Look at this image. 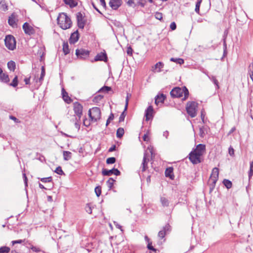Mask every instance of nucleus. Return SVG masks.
Wrapping results in <instances>:
<instances>
[{
    "label": "nucleus",
    "mask_w": 253,
    "mask_h": 253,
    "mask_svg": "<svg viewBox=\"0 0 253 253\" xmlns=\"http://www.w3.org/2000/svg\"><path fill=\"white\" fill-rule=\"evenodd\" d=\"M206 152V146L200 144L189 154V159L193 164H197L201 162V157Z\"/></svg>",
    "instance_id": "f257e3e1"
},
{
    "label": "nucleus",
    "mask_w": 253,
    "mask_h": 253,
    "mask_svg": "<svg viewBox=\"0 0 253 253\" xmlns=\"http://www.w3.org/2000/svg\"><path fill=\"white\" fill-rule=\"evenodd\" d=\"M57 20L59 26L63 30L68 29L72 26L71 20L65 13H59Z\"/></svg>",
    "instance_id": "f03ea898"
},
{
    "label": "nucleus",
    "mask_w": 253,
    "mask_h": 253,
    "mask_svg": "<svg viewBox=\"0 0 253 253\" xmlns=\"http://www.w3.org/2000/svg\"><path fill=\"white\" fill-rule=\"evenodd\" d=\"M170 95L173 97H182L184 95L183 98H182V100H185L187 99L189 96V91L188 89L185 87H182V88L176 87L172 89L170 91Z\"/></svg>",
    "instance_id": "7ed1b4c3"
},
{
    "label": "nucleus",
    "mask_w": 253,
    "mask_h": 253,
    "mask_svg": "<svg viewBox=\"0 0 253 253\" xmlns=\"http://www.w3.org/2000/svg\"><path fill=\"white\" fill-rule=\"evenodd\" d=\"M88 115L92 123L96 122L101 118V111L98 107H93L89 110Z\"/></svg>",
    "instance_id": "20e7f679"
},
{
    "label": "nucleus",
    "mask_w": 253,
    "mask_h": 253,
    "mask_svg": "<svg viewBox=\"0 0 253 253\" xmlns=\"http://www.w3.org/2000/svg\"><path fill=\"white\" fill-rule=\"evenodd\" d=\"M197 103L194 101L188 102L186 105V111L188 114L192 118L195 117L197 115Z\"/></svg>",
    "instance_id": "39448f33"
},
{
    "label": "nucleus",
    "mask_w": 253,
    "mask_h": 253,
    "mask_svg": "<svg viewBox=\"0 0 253 253\" xmlns=\"http://www.w3.org/2000/svg\"><path fill=\"white\" fill-rule=\"evenodd\" d=\"M4 42L6 47L9 50H13L16 48V41L13 36H6Z\"/></svg>",
    "instance_id": "423d86ee"
},
{
    "label": "nucleus",
    "mask_w": 253,
    "mask_h": 253,
    "mask_svg": "<svg viewBox=\"0 0 253 253\" xmlns=\"http://www.w3.org/2000/svg\"><path fill=\"white\" fill-rule=\"evenodd\" d=\"M218 169L217 168H213L212 169V172L209 179V182L211 184H212V185H214L218 179Z\"/></svg>",
    "instance_id": "0eeeda50"
},
{
    "label": "nucleus",
    "mask_w": 253,
    "mask_h": 253,
    "mask_svg": "<svg viewBox=\"0 0 253 253\" xmlns=\"http://www.w3.org/2000/svg\"><path fill=\"white\" fill-rule=\"evenodd\" d=\"M74 111L75 113L80 120L83 113V106L78 102L74 103Z\"/></svg>",
    "instance_id": "6e6552de"
},
{
    "label": "nucleus",
    "mask_w": 253,
    "mask_h": 253,
    "mask_svg": "<svg viewBox=\"0 0 253 253\" xmlns=\"http://www.w3.org/2000/svg\"><path fill=\"white\" fill-rule=\"evenodd\" d=\"M76 54L79 58L85 59L88 56L89 52L84 49H77Z\"/></svg>",
    "instance_id": "1a4fd4ad"
},
{
    "label": "nucleus",
    "mask_w": 253,
    "mask_h": 253,
    "mask_svg": "<svg viewBox=\"0 0 253 253\" xmlns=\"http://www.w3.org/2000/svg\"><path fill=\"white\" fill-rule=\"evenodd\" d=\"M102 172L103 175L107 176H110L112 174H115L116 175H119L120 174V171L116 169H113L110 170L103 169Z\"/></svg>",
    "instance_id": "9d476101"
},
{
    "label": "nucleus",
    "mask_w": 253,
    "mask_h": 253,
    "mask_svg": "<svg viewBox=\"0 0 253 253\" xmlns=\"http://www.w3.org/2000/svg\"><path fill=\"white\" fill-rule=\"evenodd\" d=\"M149 156H148V154L147 153V152H146L144 153L142 163L141 164V169L142 171H144L146 170V169H147V165L148 162H149Z\"/></svg>",
    "instance_id": "9b49d317"
},
{
    "label": "nucleus",
    "mask_w": 253,
    "mask_h": 253,
    "mask_svg": "<svg viewBox=\"0 0 253 253\" xmlns=\"http://www.w3.org/2000/svg\"><path fill=\"white\" fill-rule=\"evenodd\" d=\"M23 29L25 34L27 35H31L35 33L34 28L27 22L23 24Z\"/></svg>",
    "instance_id": "f8f14e48"
},
{
    "label": "nucleus",
    "mask_w": 253,
    "mask_h": 253,
    "mask_svg": "<svg viewBox=\"0 0 253 253\" xmlns=\"http://www.w3.org/2000/svg\"><path fill=\"white\" fill-rule=\"evenodd\" d=\"M122 3V0H110L109 1L110 6L114 10L118 9Z\"/></svg>",
    "instance_id": "ddd939ff"
},
{
    "label": "nucleus",
    "mask_w": 253,
    "mask_h": 253,
    "mask_svg": "<svg viewBox=\"0 0 253 253\" xmlns=\"http://www.w3.org/2000/svg\"><path fill=\"white\" fill-rule=\"evenodd\" d=\"M170 230V225L169 224L166 225L163 230L160 231L158 233V237L160 239H163L168 232Z\"/></svg>",
    "instance_id": "4468645a"
},
{
    "label": "nucleus",
    "mask_w": 253,
    "mask_h": 253,
    "mask_svg": "<svg viewBox=\"0 0 253 253\" xmlns=\"http://www.w3.org/2000/svg\"><path fill=\"white\" fill-rule=\"evenodd\" d=\"M153 109L151 106H149L145 111V116L146 121H148L151 119L153 117Z\"/></svg>",
    "instance_id": "2eb2a0df"
},
{
    "label": "nucleus",
    "mask_w": 253,
    "mask_h": 253,
    "mask_svg": "<svg viewBox=\"0 0 253 253\" xmlns=\"http://www.w3.org/2000/svg\"><path fill=\"white\" fill-rule=\"evenodd\" d=\"M78 25L80 28L83 29L84 26V23L83 20L82 14L78 12L77 14Z\"/></svg>",
    "instance_id": "dca6fc26"
},
{
    "label": "nucleus",
    "mask_w": 253,
    "mask_h": 253,
    "mask_svg": "<svg viewBox=\"0 0 253 253\" xmlns=\"http://www.w3.org/2000/svg\"><path fill=\"white\" fill-rule=\"evenodd\" d=\"M79 38L78 31H76L71 35L69 42L71 43H74L78 41Z\"/></svg>",
    "instance_id": "f3484780"
},
{
    "label": "nucleus",
    "mask_w": 253,
    "mask_h": 253,
    "mask_svg": "<svg viewBox=\"0 0 253 253\" xmlns=\"http://www.w3.org/2000/svg\"><path fill=\"white\" fill-rule=\"evenodd\" d=\"M62 98L63 100L68 104H69L71 102L72 99L68 96V93L65 91V90L63 88L62 89Z\"/></svg>",
    "instance_id": "a211bd4d"
},
{
    "label": "nucleus",
    "mask_w": 253,
    "mask_h": 253,
    "mask_svg": "<svg viewBox=\"0 0 253 253\" xmlns=\"http://www.w3.org/2000/svg\"><path fill=\"white\" fill-rule=\"evenodd\" d=\"M163 66V63L161 62H159L153 67L152 71L154 72H160Z\"/></svg>",
    "instance_id": "6ab92c4d"
},
{
    "label": "nucleus",
    "mask_w": 253,
    "mask_h": 253,
    "mask_svg": "<svg viewBox=\"0 0 253 253\" xmlns=\"http://www.w3.org/2000/svg\"><path fill=\"white\" fill-rule=\"evenodd\" d=\"M95 61H106L107 59V56L106 53H100L98 54L95 57Z\"/></svg>",
    "instance_id": "aec40b11"
},
{
    "label": "nucleus",
    "mask_w": 253,
    "mask_h": 253,
    "mask_svg": "<svg viewBox=\"0 0 253 253\" xmlns=\"http://www.w3.org/2000/svg\"><path fill=\"white\" fill-rule=\"evenodd\" d=\"M165 99V97L163 94L157 95L155 98V103L157 105H158L159 103H162L164 102Z\"/></svg>",
    "instance_id": "412c9836"
},
{
    "label": "nucleus",
    "mask_w": 253,
    "mask_h": 253,
    "mask_svg": "<svg viewBox=\"0 0 253 253\" xmlns=\"http://www.w3.org/2000/svg\"><path fill=\"white\" fill-rule=\"evenodd\" d=\"M8 23L10 25L14 27L16 25V17L14 14H12L9 18Z\"/></svg>",
    "instance_id": "4be33fe9"
},
{
    "label": "nucleus",
    "mask_w": 253,
    "mask_h": 253,
    "mask_svg": "<svg viewBox=\"0 0 253 253\" xmlns=\"http://www.w3.org/2000/svg\"><path fill=\"white\" fill-rule=\"evenodd\" d=\"M64 2L68 5H69L70 7H74L77 5V2L75 0H63Z\"/></svg>",
    "instance_id": "5701e85b"
},
{
    "label": "nucleus",
    "mask_w": 253,
    "mask_h": 253,
    "mask_svg": "<svg viewBox=\"0 0 253 253\" xmlns=\"http://www.w3.org/2000/svg\"><path fill=\"white\" fill-rule=\"evenodd\" d=\"M64 160L65 161H68L72 158L71 152L67 151H64L63 153Z\"/></svg>",
    "instance_id": "b1692460"
},
{
    "label": "nucleus",
    "mask_w": 253,
    "mask_h": 253,
    "mask_svg": "<svg viewBox=\"0 0 253 253\" xmlns=\"http://www.w3.org/2000/svg\"><path fill=\"white\" fill-rule=\"evenodd\" d=\"M0 81L2 82H4V83L8 82L9 81L8 76L7 75L2 73L0 75Z\"/></svg>",
    "instance_id": "393cba45"
},
{
    "label": "nucleus",
    "mask_w": 253,
    "mask_h": 253,
    "mask_svg": "<svg viewBox=\"0 0 253 253\" xmlns=\"http://www.w3.org/2000/svg\"><path fill=\"white\" fill-rule=\"evenodd\" d=\"M161 203L163 207H168L169 201L166 197H162L160 199Z\"/></svg>",
    "instance_id": "a878e982"
},
{
    "label": "nucleus",
    "mask_w": 253,
    "mask_h": 253,
    "mask_svg": "<svg viewBox=\"0 0 253 253\" xmlns=\"http://www.w3.org/2000/svg\"><path fill=\"white\" fill-rule=\"evenodd\" d=\"M63 51L65 55L68 54L70 52L69 45L67 42H64L63 44Z\"/></svg>",
    "instance_id": "bb28decb"
},
{
    "label": "nucleus",
    "mask_w": 253,
    "mask_h": 253,
    "mask_svg": "<svg viewBox=\"0 0 253 253\" xmlns=\"http://www.w3.org/2000/svg\"><path fill=\"white\" fill-rule=\"evenodd\" d=\"M0 9L4 11L7 10V5L4 0L0 1Z\"/></svg>",
    "instance_id": "cd10ccee"
},
{
    "label": "nucleus",
    "mask_w": 253,
    "mask_h": 253,
    "mask_svg": "<svg viewBox=\"0 0 253 253\" xmlns=\"http://www.w3.org/2000/svg\"><path fill=\"white\" fill-rule=\"evenodd\" d=\"M15 63L13 61H10L7 63V67L11 71H14L15 69Z\"/></svg>",
    "instance_id": "c85d7f7f"
},
{
    "label": "nucleus",
    "mask_w": 253,
    "mask_h": 253,
    "mask_svg": "<svg viewBox=\"0 0 253 253\" xmlns=\"http://www.w3.org/2000/svg\"><path fill=\"white\" fill-rule=\"evenodd\" d=\"M137 0H127L126 3L129 6L134 7L137 6Z\"/></svg>",
    "instance_id": "c756f323"
},
{
    "label": "nucleus",
    "mask_w": 253,
    "mask_h": 253,
    "mask_svg": "<svg viewBox=\"0 0 253 253\" xmlns=\"http://www.w3.org/2000/svg\"><path fill=\"white\" fill-rule=\"evenodd\" d=\"M45 69H44V68L43 66H42V72H41V76H40V78H39V82L40 83L39 84V85H41V84H42V82L43 79V78L45 76Z\"/></svg>",
    "instance_id": "7c9ffc66"
},
{
    "label": "nucleus",
    "mask_w": 253,
    "mask_h": 253,
    "mask_svg": "<svg viewBox=\"0 0 253 253\" xmlns=\"http://www.w3.org/2000/svg\"><path fill=\"white\" fill-rule=\"evenodd\" d=\"M124 134V130L122 127H119L117 131V136L118 138H121Z\"/></svg>",
    "instance_id": "2f4dec72"
},
{
    "label": "nucleus",
    "mask_w": 253,
    "mask_h": 253,
    "mask_svg": "<svg viewBox=\"0 0 253 253\" xmlns=\"http://www.w3.org/2000/svg\"><path fill=\"white\" fill-rule=\"evenodd\" d=\"M170 60L180 65L183 64L184 63V60L181 58H171Z\"/></svg>",
    "instance_id": "473e14b6"
},
{
    "label": "nucleus",
    "mask_w": 253,
    "mask_h": 253,
    "mask_svg": "<svg viewBox=\"0 0 253 253\" xmlns=\"http://www.w3.org/2000/svg\"><path fill=\"white\" fill-rule=\"evenodd\" d=\"M223 183L224 185H225V186L227 189H229V188H231L232 182L230 180H227V179H224L223 181Z\"/></svg>",
    "instance_id": "72a5a7b5"
},
{
    "label": "nucleus",
    "mask_w": 253,
    "mask_h": 253,
    "mask_svg": "<svg viewBox=\"0 0 253 253\" xmlns=\"http://www.w3.org/2000/svg\"><path fill=\"white\" fill-rule=\"evenodd\" d=\"M248 174L249 178L250 179L253 175V162H250V170Z\"/></svg>",
    "instance_id": "f704fd0d"
},
{
    "label": "nucleus",
    "mask_w": 253,
    "mask_h": 253,
    "mask_svg": "<svg viewBox=\"0 0 253 253\" xmlns=\"http://www.w3.org/2000/svg\"><path fill=\"white\" fill-rule=\"evenodd\" d=\"M209 79L214 83L216 85L217 88H219V85L218 81L216 79L214 76H208Z\"/></svg>",
    "instance_id": "c9c22d12"
},
{
    "label": "nucleus",
    "mask_w": 253,
    "mask_h": 253,
    "mask_svg": "<svg viewBox=\"0 0 253 253\" xmlns=\"http://www.w3.org/2000/svg\"><path fill=\"white\" fill-rule=\"evenodd\" d=\"M115 182V180L113 179L112 178H110L108 181H107V186L110 188L111 189L113 185H114V183Z\"/></svg>",
    "instance_id": "e433bc0d"
},
{
    "label": "nucleus",
    "mask_w": 253,
    "mask_h": 253,
    "mask_svg": "<svg viewBox=\"0 0 253 253\" xmlns=\"http://www.w3.org/2000/svg\"><path fill=\"white\" fill-rule=\"evenodd\" d=\"M10 248L9 247L4 246L0 248V253H8L10 251Z\"/></svg>",
    "instance_id": "4c0bfd02"
},
{
    "label": "nucleus",
    "mask_w": 253,
    "mask_h": 253,
    "mask_svg": "<svg viewBox=\"0 0 253 253\" xmlns=\"http://www.w3.org/2000/svg\"><path fill=\"white\" fill-rule=\"evenodd\" d=\"M202 1V0H198L197 2L196 3V7H195V11L197 13H199L200 7V5H201Z\"/></svg>",
    "instance_id": "58836bf2"
},
{
    "label": "nucleus",
    "mask_w": 253,
    "mask_h": 253,
    "mask_svg": "<svg viewBox=\"0 0 253 253\" xmlns=\"http://www.w3.org/2000/svg\"><path fill=\"white\" fill-rule=\"evenodd\" d=\"M111 88L110 87L104 86L99 90V91L106 93L108 92L109 91L111 90Z\"/></svg>",
    "instance_id": "ea45409f"
},
{
    "label": "nucleus",
    "mask_w": 253,
    "mask_h": 253,
    "mask_svg": "<svg viewBox=\"0 0 253 253\" xmlns=\"http://www.w3.org/2000/svg\"><path fill=\"white\" fill-rule=\"evenodd\" d=\"M146 3V0H137V5H140L141 7H143L145 5Z\"/></svg>",
    "instance_id": "a19ab883"
},
{
    "label": "nucleus",
    "mask_w": 253,
    "mask_h": 253,
    "mask_svg": "<svg viewBox=\"0 0 253 253\" xmlns=\"http://www.w3.org/2000/svg\"><path fill=\"white\" fill-rule=\"evenodd\" d=\"M173 169L172 168L167 169L165 171V174L167 177H171V174L172 172Z\"/></svg>",
    "instance_id": "79ce46f5"
},
{
    "label": "nucleus",
    "mask_w": 253,
    "mask_h": 253,
    "mask_svg": "<svg viewBox=\"0 0 253 253\" xmlns=\"http://www.w3.org/2000/svg\"><path fill=\"white\" fill-rule=\"evenodd\" d=\"M116 161V159L114 157H110L107 159L106 163L107 164H114Z\"/></svg>",
    "instance_id": "37998d69"
},
{
    "label": "nucleus",
    "mask_w": 253,
    "mask_h": 253,
    "mask_svg": "<svg viewBox=\"0 0 253 253\" xmlns=\"http://www.w3.org/2000/svg\"><path fill=\"white\" fill-rule=\"evenodd\" d=\"M18 84L17 77L16 76L13 80L12 83L10 84L11 86L16 87Z\"/></svg>",
    "instance_id": "c03bdc74"
},
{
    "label": "nucleus",
    "mask_w": 253,
    "mask_h": 253,
    "mask_svg": "<svg viewBox=\"0 0 253 253\" xmlns=\"http://www.w3.org/2000/svg\"><path fill=\"white\" fill-rule=\"evenodd\" d=\"M91 123H92V122L91 121L90 119V120H87V119H85L84 120V121H83V124L85 126H89Z\"/></svg>",
    "instance_id": "a18cd8bd"
},
{
    "label": "nucleus",
    "mask_w": 253,
    "mask_h": 253,
    "mask_svg": "<svg viewBox=\"0 0 253 253\" xmlns=\"http://www.w3.org/2000/svg\"><path fill=\"white\" fill-rule=\"evenodd\" d=\"M130 97V94L127 93V96L126 97V104H125V111H126L127 110L128 104V100H129Z\"/></svg>",
    "instance_id": "49530a36"
},
{
    "label": "nucleus",
    "mask_w": 253,
    "mask_h": 253,
    "mask_svg": "<svg viewBox=\"0 0 253 253\" xmlns=\"http://www.w3.org/2000/svg\"><path fill=\"white\" fill-rule=\"evenodd\" d=\"M41 181L42 182L45 183V182H49L51 181L52 180V177H45V178H42L41 179Z\"/></svg>",
    "instance_id": "de8ad7c7"
},
{
    "label": "nucleus",
    "mask_w": 253,
    "mask_h": 253,
    "mask_svg": "<svg viewBox=\"0 0 253 253\" xmlns=\"http://www.w3.org/2000/svg\"><path fill=\"white\" fill-rule=\"evenodd\" d=\"M95 192L96 193V196L97 197H99L101 193V188L99 186L96 187L95 188Z\"/></svg>",
    "instance_id": "09e8293b"
},
{
    "label": "nucleus",
    "mask_w": 253,
    "mask_h": 253,
    "mask_svg": "<svg viewBox=\"0 0 253 253\" xmlns=\"http://www.w3.org/2000/svg\"><path fill=\"white\" fill-rule=\"evenodd\" d=\"M55 172L60 175H62L64 172L60 167H57L56 169L55 170Z\"/></svg>",
    "instance_id": "8fccbe9b"
},
{
    "label": "nucleus",
    "mask_w": 253,
    "mask_h": 253,
    "mask_svg": "<svg viewBox=\"0 0 253 253\" xmlns=\"http://www.w3.org/2000/svg\"><path fill=\"white\" fill-rule=\"evenodd\" d=\"M155 18L161 20L163 18V14L160 12H156L155 15Z\"/></svg>",
    "instance_id": "3c124183"
},
{
    "label": "nucleus",
    "mask_w": 253,
    "mask_h": 253,
    "mask_svg": "<svg viewBox=\"0 0 253 253\" xmlns=\"http://www.w3.org/2000/svg\"><path fill=\"white\" fill-rule=\"evenodd\" d=\"M31 249L33 252H39L41 251V249L40 248H39L38 247L33 246H31Z\"/></svg>",
    "instance_id": "603ef678"
},
{
    "label": "nucleus",
    "mask_w": 253,
    "mask_h": 253,
    "mask_svg": "<svg viewBox=\"0 0 253 253\" xmlns=\"http://www.w3.org/2000/svg\"><path fill=\"white\" fill-rule=\"evenodd\" d=\"M85 210H86V212H87L88 213H89V214L91 213L92 209H91V207L89 205H87L86 206Z\"/></svg>",
    "instance_id": "864d4df0"
},
{
    "label": "nucleus",
    "mask_w": 253,
    "mask_h": 253,
    "mask_svg": "<svg viewBox=\"0 0 253 253\" xmlns=\"http://www.w3.org/2000/svg\"><path fill=\"white\" fill-rule=\"evenodd\" d=\"M114 119V115L113 114H111L110 115L109 118L108 119L107 122H106V126H107L109 123L110 121L113 120Z\"/></svg>",
    "instance_id": "5fc2aeb1"
},
{
    "label": "nucleus",
    "mask_w": 253,
    "mask_h": 253,
    "mask_svg": "<svg viewBox=\"0 0 253 253\" xmlns=\"http://www.w3.org/2000/svg\"><path fill=\"white\" fill-rule=\"evenodd\" d=\"M24 242V240H15V241H12L11 242V243L12 245H15V244H21Z\"/></svg>",
    "instance_id": "6e6d98bb"
},
{
    "label": "nucleus",
    "mask_w": 253,
    "mask_h": 253,
    "mask_svg": "<svg viewBox=\"0 0 253 253\" xmlns=\"http://www.w3.org/2000/svg\"><path fill=\"white\" fill-rule=\"evenodd\" d=\"M170 28L172 30H174L176 29V24L175 22H173L172 23H171L170 25Z\"/></svg>",
    "instance_id": "4d7b16f0"
},
{
    "label": "nucleus",
    "mask_w": 253,
    "mask_h": 253,
    "mask_svg": "<svg viewBox=\"0 0 253 253\" xmlns=\"http://www.w3.org/2000/svg\"><path fill=\"white\" fill-rule=\"evenodd\" d=\"M125 110L122 113V114L120 115L119 118V121L122 122L124 120L125 117Z\"/></svg>",
    "instance_id": "13d9d810"
},
{
    "label": "nucleus",
    "mask_w": 253,
    "mask_h": 253,
    "mask_svg": "<svg viewBox=\"0 0 253 253\" xmlns=\"http://www.w3.org/2000/svg\"><path fill=\"white\" fill-rule=\"evenodd\" d=\"M229 154L230 156H233L234 155V149L231 147H230L229 148Z\"/></svg>",
    "instance_id": "bf43d9fd"
},
{
    "label": "nucleus",
    "mask_w": 253,
    "mask_h": 253,
    "mask_svg": "<svg viewBox=\"0 0 253 253\" xmlns=\"http://www.w3.org/2000/svg\"><path fill=\"white\" fill-rule=\"evenodd\" d=\"M249 68H250V71H252V74L250 75V77L251 78V79L252 80V81H253V65L252 66H249Z\"/></svg>",
    "instance_id": "052dcab7"
},
{
    "label": "nucleus",
    "mask_w": 253,
    "mask_h": 253,
    "mask_svg": "<svg viewBox=\"0 0 253 253\" xmlns=\"http://www.w3.org/2000/svg\"><path fill=\"white\" fill-rule=\"evenodd\" d=\"M114 223L115 224V225L116 226V227L120 229H121V230L122 231H123V229H122V226L119 224H118V222H116V221H114Z\"/></svg>",
    "instance_id": "680f3d73"
},
{
    "label": "nucleus",
    "mask_w": 253,
    "mask_h": 253,
    "mask_svg": "<svg viewBox=\"0 0 253 253\" xmlns=\"http://www.w3.org/2000/svg\"><path fill=\"white\" fill-rule=\"evenodd\" d=\"M147 248L148 249L152 250V251H155V249L153 248V247L152 246V243H148Z\"/></svg>",
    "instance_id": "e2e57ef3"
},
{
    "label": "nucleus",
    "mask_w": 253,
    "mask_h": 253,
    "mask_svg": "<svg viewBox=\"0 0 253 253\" xmlns=\"http://www.w3.org/2000/svg\"><path fill=\"white\" fill-rule=\"evenodd\" d=\"M75 126L77 130H79L80 128V124L78 122H76L75 123Z\"/></svg>",
    "instance_id": "0e129e2a"
},
{
    "label": "nucleus",
    "mask_w": 253,
    "mask_h": 253,
    "mask_svg": "<svg viewBox=\"0 0 253 253\" xmlns=\"http://www.w3.org/2000/svg\"><path fill=\"white\" fill-rule=\"evenodd\" d=\"M132 49L130 47H128L127 49V53L131 55L132 54Z\"/></svg>",
    "instance_id": "69168bd1"
},
{
    "label": "nucleus",
    "mask_w": 253,
    "mask_h": 253,
    "mask_svg": "<svg viewBox=\"0 0 253 253\" xmlns=\"http://www.w3.org/2000/svg\"><path fill=\"white\" fill-rule=\"evenodd\" d=\"M143 139L145 141H148L149 140V137L147 134H145L143 137Z\"/></svg>",
    "instance_id": "338daca9"
},
{
    "label": "nucleus",
    "mask_w": 253,
    "mask_h": 253,
    "mask_svg": "<svg viewBox=\"0 0 253 253\" xmlns=\"http://www.w3.org/2000/svg\"><path fill=\"white\" fill-rule=\"evenodd\" d=\"M115 149H116V146L115 145H113V146H112L111 147H110L109 148V152H113V151L115 150Z\"/></svg>",
    "instance_id": "774afa93"
}]
</instances>
